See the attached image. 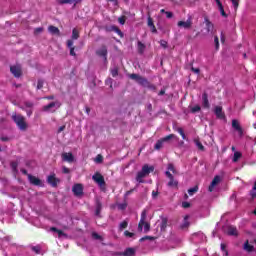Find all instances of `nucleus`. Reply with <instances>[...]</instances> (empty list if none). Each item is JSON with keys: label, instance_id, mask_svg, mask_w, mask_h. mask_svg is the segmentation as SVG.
<instances>
[{"label": "nucleus", "instance_id": "1", "mask_svg": "<svg viewBox=\"0 0 256 256\" xmlns=\"http://www.w3.org/2000/svg\"><path fill=\"white\" fill-rule=\"evenodd\" d=\"M155 171V168L153 166H149V165H144L142 167V170L140 172L137 173L136 176V181L138 183H145V177H147L149 175V173Z\"/></svg>", "mask_w": 256, "mask_h": 256}, {"label": "nucleus", "instance_id": "2", "mask_svg": "<svg viewBox=\"0 0 256 256\" xmlns=\"http://www.w3.org/2000/svg\"><path fill=\"white\" fill-rule=\"evenodd\" d=\"M147 219V210H144L141 213L140 222L138 224V231H143L144 227V233H148L149 229H151V225L145 221Z\"/></svg>", "mask_w": 256, "mask_h": 256}, {"label": "nucleus", "instance_id": "3", "mask_svg": "<svg viewBox=\"0 0 256 256\" xmlns=\"http://www.w3.org/2000/svg\"><path fill=\"white\" fill-rule=\"evenodd\" d=\"M12 119L16 123L17 127H19L20 131H25V129H27V123L25 122V117H23L20 114H13Z\"/></svg>", "mask_w": 256, "mask_h": 256}, {"label": "nucleus", "instance_id": "4", "mask_svg": "<svg viewBox=\"0 0 256 256\" xmlns=\"http://www.w3.org/2000/svg\"><path fill=\"white\" fill-rule=\"evenodd\" d=\"M61 107V102L54 101L42 107L44 113H55Z\"/></svg>", "mask_w": 256, "mask_h": 256}, {"label": "nucleus", "instance_id": "5", "mask_svg": "<svg viewBox=\"0 0 256 256\" xmlns=\"http://www.w3.org/2000/svg\"><path fill=\"white\" fill-rule=\"evenodd\" d=\"M171 139H175L174 134H170V135L158 140L155 144V149L157 151H159V149H161V147H163V143H167V141H171Z\"/></svg>", "mask_w": 256, "mask_h": 256}, {"label": "nucleus", "instance_id": "6", "mask_svg": "<svg viewBox=\"0 0 256 256\" xmlns=\"http://www.w3.org/2000/svg\"><path fill=\"white\" fill-rule=\"evenodd\" d=\"M93 181H95V183H97V185H99V187H104L105 185V178L103 177V175H101V173L97 172L92 176Z\"/></svg>", "mask_w": 256, "mask_h": 256}, {"label": "nucleus", "instance_id": "7", "mask_svg": "<svg viewBox=\"0 0 256 256\" xmlns=\"http://www.w3.org/2000/svg\"><path fill=\"white\" fill-rule=\"evenodd\" d=\"M224 231L227 235H230L232 237H237L239 235V232L237 231V227L228 225L224 228Z\"/></svg>", "mask_w": 256, "mask_h": 256}, {"label": "nucleus", "instance_id": "8", "mask_svg": "<svg viewBox=\"0 0 256 256\" xmlns=\"http://www.w3.org/2000/svg\"><path fill=\"white\" fill-rule=\"evenodd\" d=\"M138 84L142 85V87H147L148 89L155 91V85L149 83V81L146 78H143L142 76H140V78L138 79Z\"/></svg>", "mask_w": 256, "mask_h": 256}, {"label": "nucleus", "instance_id": "9", "mask_svg": "<svg viewBox=\"0 0 256 256\" xmlns=\"http://www.w3.org/2000/svg\"><path fill=\"white\" fill-rule=\"evenodd\" d=\"M61 157L62 161L66 163H73L75 161V156H73V153L71 152H63Z\"/></svg>", "mask_w": 256, "mask_h": 256}, {"label": "nucleus", "instance_id": "10", "mask_svg": "<svg viewBox=\"0 0 256 256\" xmlns=\"http://www.w3.org/2000/svg\"><path fill=\"white\" fill-rule=\"evenodd\" d=\"M178 27H181L182 29H191V27H193V19L188 18L186 21H179Z\"/></svg>", "mask_w": 256, "mask_h": 256}, {"label": "nucleus", "instance_id": "11", "mask_svg": "<svg viewBox=\"0 0 256 256\" xmlns=\"http://www.w3.org/2000/svg\"><path fill=\"white\" fill-rule=\"evenodd\" d=\"M219 183H221V176H215L208 188V191L213 193V191H215V187H217Z\"/></svg>", "mask_w": 256, "mask_h": 256}, {"label": "nucleus", "instance_id": "12", "mask_svg": "<svg viewBox=\"0 0 256 256\" xmlns=\"http://www.w3.org/2000/svg\"><path fill=\"white\" fill-rule=\"evenodd\" d=\"M72 191L76 197L83 195V184H74Z\"/></svg>", "mask_w": 256, "mask_h": 256}, {"label": "nucleus", "instance_id": "13", "mask_svg": "<svg viewBox=\"0 0 256 256\" xmlns=\"http://www.w3.org/2000/svg\"><path fill=\"white\" fill-rule=\"evenodd\" d=\"M28 179L32 185H36V187H43V182L41 181V179L31 174H28Z\"/></svg>", "mask_w": 256, "mask_h": 256}, {"label": "nucleus", "instance_id": "14", "mask_svg": "<svg viewBox=\"0 0 256 256\" xmlns=\"http://www.w3.org/2000/svg\"><path fill=\"white\" fill-rule=\"evenodd\" d=\"M10 71L12 73V75H14V77H21V65L16 64L10 67Z\"/></svg>", "mask_w": 256, "mask_h": 256}, {"label": "nucleus", "instance_id": "15", "mask_svg": "<svg viewBox=\"0 0 256 256\" xmlns=\"http://www.w3.org/2000/svg\"><path fill=\"white\" fill-rule=\"evenodd\" d=\"M232 127L234 130L237 131L239 137H243V128H241V124H239V121L232 120Z\"/></svg>", "mask_w": 256, "mask_h": 256}, {"label": "nucleus", "instance_id": "16", "mask_svg": "<svg viewBox=\"0 0 256 256\" xmlns=\"http://www.w3.org/2000/svg\"><path fill=\"white\" fill-rule=\"evenodd\" d=\"M22 109H25L28 117H31L33 115V102H25L24 106H22Z\"/></svg>", "mask_w": 256, "mask_h": 256}, {"label": "nucleus", "instance_id": "17", "mask_svg": "<svg viewBox=\"0 0 256 256\" xmlns=\"http://www.w3.org/2000/svg\"><path fill=\"white\" fill-rule=\"evenodd\" d=\"M96 55L103 57L104 61H107V46H101L97 51Z\"/></svg>", "mask_w": 256, "mask_h": 256}, {"label": "nucleus", "instance_id": "18", "mask_svg": "<svg viewBox=\"0 0 256 256\" xmlns=\"http://www.w3.org/2000/svg\"><path fill=\"white\" fill-rule=\"evenodd\" d=\"M214 113H215L217 119H225V113H223V107L216 106L214 108Z\"/></svg>", "mask_w": 256, "mask_h": 256}, {"label": "nucleus", "instance_id": "19", "mask_svg": "<svg viewBox=\"0 0 256 256\" xmlns=\"http://www.w3.org/2000/svg\"><path fill=\"white\" fill-rule=\"evenodd\" d=\"M47 181L52 187H57L59 183V179L55 178V174L48 176Z\"/></svg>", "mask_w": 256, "mask_h": 256}, {"label": "nucleus", "instance_id": "20", "mask_svg": "<svg viewBox=\"0 0 256 256\" xmlns=\"http://www.w3.org/2000/svg\"><path fill=\"white\" fill-rule=\"evenodd\" d=\"M58 3L61 5H77V3H81V0H58Z\"/></svg>", "mask_w": 256, "mask_h": 256}, {"label": "nucleus", "instance_id": "21", "mask_svg": "<svg viewBox=\"0 0 256 256\" xmlns=\"http://www.w3.org/2000/svg\"><path fill=\"white\" fill-rule=\"evenodd\" d=\"M202 105L205 109H209V107H210L209 98L207 97V93H204L202 95Z\"/></svg>", "mask_w": 256, "mask_h": 256}, {"label": "nucleus", "instance_id": "22", "mask_svg": "<svg viewBox=\"0 0 256 256\" xmlns=\"http://www.w3.org/2000/svg\"><path fill=\"white\" fill-rule=\"evenodd\" d=\"M216 5H218V9L222 15V17H227V14L225 13V9H223V4L221 3V0H215Z\"/></svg>", "mask_w": 256, "mask_h": 256}, {"label": "nucleus", "instance_id": "23", "mask_svg": "<svg viewBox=\"0 0 256 256\" xmlns=\"http://www.w3.org/2000/svg\"><path fill=\"white\" fill-rule=\"evenodd\" d=\"M205 24H206V31L207 33H213V23H211V21H209V19H205Z\"/></svg>", "mask_w": 256, "mask_h": 256}, {"label": "nucleus", "instance_id": "24", "mask_svg": "<svg viewBox=\"0 0 256 256\" xmlns=\"http://www.w3.org/2000/svg\"><path fill=\"white\" fill-rule=\"evenodd\" d=\"M244 251H247L248 253H251L255 249L253 245L249 244V241H246L243 246Z\"/></svg>", "mask_w": 256, "mask_h": 256}, {"label": "nucleus", "instance_id": "25", "mask_svg": "<svg viewBox=\"0 0 256 256\" xmlns=\"http://www.w3.org/2000/svg\"><path fill=\"white\" fill-rule=\"evenodd\" d=\"M180 227H181V229H187V227H189V215H186L184 217V220Z\"/></svg>", "mask_w": 256, "mask_h": 256}, {"label": "nucleus", "instance_id": "26", "mask_svg": "<svg viewBox=\"0 0 256 256\" xmlns=\"http://www.w3.org/2000/svg\"><path fill=\"white\" fill-rule=\"evenodd\" d=\"M48 31L51 33V35H59V28L55 26H49Z\"/></svg>", "mask_w": 256, "mask_h": 256}, {"label": "nucleus", "instance_id": "27", "mask_svg": "<svg viewBox=\"0 0 256 256\" xmlns=\"http://www.w3.org/2000/svg\"><path fill=\"white\" fill-rule=\"evenodd\" d=\"M128 225H129V221L124 220L119 225V231H123V229H127Z\"/></svg>", "mask_w": 256, "mask_h": 256}, {"label": "nucleus", "instance_id": "28", "mask_svg": "<svg viewBox=\"0 0 256 256\" xmlns=\"http://www.w3.org/2000/svg\"><path fill=\"white\" fill-rule=\"evenodd\" d=\"M169 182H168V187H177V185L179 184L177 182V180H175L173 177L172 178H169Z\"/></svg>", "mask_w": 256, "mask_h": 256}, {"label": "nucleus", "instance_id": "29", "mask_svg": "<svg viewBox=\"0 0 256 256\" xmlns=\"http://www.w3.org/2000/svg\"><path fill=\"white\" fill-rule=\"evenodd\" d=\"M240 157H242L241 152H234V156H233V163H237V161H239Z\"/></svg>", "mask_w": 256, "mask_h": 256}, {"label": "nucleus", "instance_id": "30", "mask_svg": "<svg viewBox=\"0 0 256 256\" xmlns=\"http://www.w3.org/2000/svg\"><path fill=\"white\" fill-rule=\"evenodd\" d=\"M138 52L143 54L145 52V44H143L142 42H138Z\"/></svg>", "mask_w": 256, "mask_h": 256}, {"label": "nucleus", "instance_id": "31", "mask_svg": "<svg viewBox=\"0 0 256 256\" xmlns=\"http://www.w3.org/2000/svg\"><path fill=\"white\" fill-rule=\"evenodd\" d=\"M197 191H199V187H197V186L190 188L188 190V195H195V193H197Z\"/></svg>", "mask_w": 256, "mask_h": 256}, {"label": "nucleus", "instance_id": "32", "mask_svg": "<svg viewBox=\"0 0 256 256\" xmlns=\"http://www.w3.org/2000/svg\"><path fill=\"white\" fill-rule=\"evenodd\" d=\"M51 231L58 233V237H65V233H63V231H61V230H57V228H55V227L51 228Z\"/></svg>", "mask_w": 256, "mask_h": 256}, {"label": "nucleus", "instance_id": "33", "mask_svg": "<svg viewBox=\"0 0 256 256\" xmlns=\"http://www.w3.org/2000/svg\"><path fill=\"white\" fill-rule=\"evenodd\" d=\"M125 255H126V256L135 255V250H134L133 248H128V249H126V251H125Z\"/></svg>", "mask_w": 256, "mask_h": 256}, {"label": "nucleus", "instance_id": "34", "mask_svg": "<svg viewBox=\"0 0 256 256\" xmlns=\"http://www.w3.org/2000/svg\"><path fill=\"white\" fill-rule=\"evenodd\" d=\"M177 132L179 133V135H181L182 139L187 140V136L185 135V132L183 131V128H178Z\"/></svg>", "mask_w": 256, "mask_h": 256}, {"label": "nucleus", "instance_id": "35", "mask_svg": "<svg viewBox=\"0 0 256 256\" xmlns=\"http://www.w3.org/2000/svg\"><path fill=\"white\" fill-rule=\"evenodd\" d=\"M129 77L133 80L136 81L138 83L139 79L141 76H139V74H130Z\"/></svg>", "mask_w": 256, "mask_h": 256}, {"label": "nucleus", "instance_id": "36", "mask_svg": "<svg viewBox=\"0 0 256 256\" xmlns=\"http://www.w3.org/2000/svg\"><path fill=\"white\" fill-rule=\"evenodd\" d=\"M101 214V203H97V205H96V212H95V215L97 216V217H99V215Z\"/></svg>", "mask_w": 256, "mask_h": 256}, {"label": "nucleus", "instance_id": "37", "mask_svg": "<svg viewBox=\"0 0 256 256\" xmlns=\"http://www.w3.org/2000/svg\"><path fill=\"white\" fill-rule=\"evenodd\" d=\"M111 75L112 77H117V75H119V70L117 69V67L111 69Z\"/></svg>", "mask_w": 256, "mask_h": 256}, {"label": "nucleus", "instance_id": "38", "mask_svg": "<svg viewBox=\"0 0 256 256\" xmlns=\"http://www.w3.org/2000/svg\"><path fill=\"white\" fill-rule=\"evenodd\" d=\"M195 145L196 147H198V149H200V151H203V149H205V147L199 140H195Z\"/></svg>", "mask_w": 256, "mask_h": 256}, {"label": "nucleus", "instance_id": "39", "mask_svg": "<svg viewBox=\"0 0 256 256\" xmlns=\"http://www.w3.org/2000/svg\"><path fill=\"white\" fill-rule=\"evenodd\" d=\"M72 39H79V32L75 28L72 31Z\"/></svg>", "mask_w": 256, "mask_h": 256}, {"label": "nucleus", "instance_id": "40", "mask_svg": "<svg viewBox=\"0 0 256 256\" xmlns=\"http://www.w3.org/2000/svg\"><path fill=\"white\" fill-rule=\"evenodd\" d=\"M191 111H192V113H199V111H201V106L196 105L191 108Z\"/></svg>", "mask_w": 256, "mask_h": 256}, {"label": "nucleus", "instance_id": "41", "mask_svg": "<svg viewBox=\"0 0 256 256\" xmlns=\"http://www.w3.org/2000/svg\"><path fill=\"white\" fill-rule=\"evenodd\" d=\"M221 251L223 252V256L229 255V252H227L225 244H221Z\"/></svg>", "mask_w": 256, "mask_h": 256}, {"label": "nucleus", "instance_id": "42", "mask_svg": "<svg viewBox=\"0 0 256 256\" xmlns=\"http://www.w3.org/2000/svg\"><path fill=\"white\" fill-rule=\"evenodd\" d=\"M168 171H171L174 174L177 173V170L173 164H168Z\"/></svg>", "mask_w": 256, "mask_h": 256}, {"label": "nucleus", "instance_id": "43", "mask_svg": "<svg viewBox=\"0 0 256 256\" xmlns=\"http://www.w3.org/2000/svg\"><path fill=\"white\" fill-rule=\"evenodd\" d=\"M230 1L233 4L235 11H237V8L239 7V0H230Z\"/></svg>", "mask_w": 256, "mask_h": 256}, {"label": "nucleus", "instance_id": "44", "mask_svg": "<svg viewBox=\"0 0 256 256\" xmlns=\"http://www.w3.org/2000/svg\"><path fill=\"white\" fill-rule=\"evenodd\" d=\"M251 196H252V199H255L256 198V182L253 186V189L251 191Z\"/></svg>", "mask_w": 256, "mask_h": 256}, {"label": "nucleus", "instance_id": "45", "mask_svg": "<svg viewBox=\"0 0 256 256\" xmlns=\"http://www.w3.org/2000/svg\"><path fill=\"white\" fill-rule=\"evenodd\" d=\"M17 167H18L17 162H11V168L14 171V173H17Z\"/></svg>", "mask_w": 256, "mask_h": 256}, {"label": "nucleus", "instance_id": "46", "mask_svg": "<svg viewBox=\"0 0 256 256\" xmlns=\"http://www.w3.org/2000/svg\"><path fill=\"white\" fill-rule=\"evenodd\" d=\"M214 43H215V49L219 50V37L217 36L214 37Z\"/></svg>", "mask_w": 256, "mask_h": 256}, {"label": "nucleus", "instance_id": "47", "mask_svg": "<svg viewBox=\"0 0 256 256\" xmlns=\"http://www.w3.org/2000/svg\"><path fill=\"white\" fill-rule=\"evenodd\" d=\"M147 25H148V27H153V25H155L153 23V18H151V16H149L147 19Z\"/></svg>", "mask_w": 256, "mask_h": 256}, {"label": "nucleus", "instance_id": "48", "mask_svg": "<svg viewBox=\"0 0 256 256\" xmlns=\"http://www.w3.org/2000/svg\"><path fill=\"white\" fill-rule=\"evenodd\" d=\"M124 235H125V237H128V238L135 237V233L129 232V231H125V232H124Z\"/></svg>", "mask_w": 256, "mask_h": 256}, {"label": "nucleus", "instance_id": "49", "mask_svg": "<svg viewBox=\"0 0 256 256\" xmlns=\"http://www.w3.org/2000/svg\"><path fill=\"white\" fill-rule=\"evenodd\" d=\"M95 163H103V156L97 155L95 158Z\"/></svg>", "mask_w": 256, "mask_h": 256}, {"label": "nucleus", "instance_id": "50", "mask_svg": "<svg viewBox=\"0 0 256 256\" xmlns=\"http://www.w3.org/2000/svg\"><path fill=\"white\" fill-rule=\"evenodd\" d=\"M44 81L43 80H38V84H37V89H43V85H44Z\"/></svg>", "mask_w": 256, "mask_h": 256}, {"label": "nucleus", "instance_id": "51", "mask_svg": "<svg viewBox=\"0 0 256 256\" xmlns=\"http://www.w3.org/2000/svg\"><path fill=\"white\" fill-rule=\"evenodd\" d=\"M113 30L115 31V33H117L118 35H120V37H123V32H121L119 28H117V27L114 26V27H113Z\"/></svg>", "mask_w": 256, "mask_h": 256}, {"label": "nucleus", "instance_id": "52", "mask_svg": "<svg viewBox=\"0 0 256 256\" xmlns=\"http://www.w3.org/2000/svg\"><path fill=\"white\" fill-rule=\"evenodd\" d=\"M118 23H120V25H125V16L118 18Z\"/></svg>", "mask_w": 256, "mask_h": 256}, {"label": "nucleus", "instance_id": "53", "mask_svg": "<svg viewBox=\"0 0 256 256\" xmlns=\"http://www.w3.org/2000/svg\"><path fill=\"white\" fill-rule=\"evenodd\" d=\"M62 173H65L67 175V174L71 173V170H69V168L63 166L62 167Z\"/></svg>", "mask_w": 256, "mask_h": 256}, {"label": "nucleus", "instance_id": "54", "mask_svg": "<svg viewBox=\"0 0 256 256\" xmlns=\"http://www.w3.org/2000/svg\"><path fill=\"white\" fill-rule=\"evenodd\" d=\"M182 207L184 209H189V207H191V204L189 202H182Z\"/></svg>", "mask_w": 256, "mask_h": 256}, {"label": "nucleus", "instance_id": "55", "mask_svg": "<svg viewBox=\"0 0 256 256\" xmlns=\"http://www.w3.org/2000/svg\"><path fill=\"white\" fill-rule=\"evenodd\" d=\"M32 251H35L37 254L41 253V248L39 246L32 247Z\"/></svg>", "mask_w": 256, "mask_h": 256}, {"label": "nucleus", "instance_id": "56", "mask_svg": "<svg viewBox=\"0 0 256 256\" xmlns=\"http://www.w3.org/2000/svg\"><path fill=\"white\" fill-rule=\"evenodd\" d=\"M67 47H68L69 49H73V40H68V41H67Z\"/></svg>", "mask_w": 256, "mask_h": 256}, {"label": "nucleus", "instance_id": "57", "mask_svg": "<svg viewBox=\"0 0 256 256\" xmlns=\"http://www.w3.org/2000/svg\"><path fill=\"white\" fill-rule=\"evenodd\" d=\"M106 85H110V87H113V79L108 78V79L106 80Z\"/></svg>", "mask_w": 256, "mask_h": 256}, {"label": "nucleus", "instance_id": "58", "mask_svg": "<svg viewBox=\"0 0 256 256\" xmlns=\"http://www.w3.org/2000/svg\"><path fill=\"white\" fill-rule=\"evenodd\" d=\"M194 237H200L202 238V241H205V235L203 233L195 234Z\"/></svg>", "mask_w": 256, "mask_h": 256}, {"label": "nucleus", "instance_id": "59", "mask_svg": "<svg viewBox=\"0 0 256 256\" xmlns=\"http://www.w3.org/2000/svg\"><path fill=\"white\" fill-rule=\"evenodd\" d=\"M151 33H157V28L155 27V24L149 27Z\"/></svg>", "mask_w": 256, "mask_h": 256}, {"label": "nucleus", "instance_id": "60", "mask_svg": "<svg viewBox=\"0 0 256 256\" xmlns=\"http://www.w3.org/2000/svg\"><path fill=\"white\" fill-rule=\"evenodd\" d=\"M92 237L93 239H97V240L101 239V236H99V234H97L96 232L92 233Z\"/></svg>", "mask_w": 256, "mask_h": 256}, {"label": "nucleus", "instance_id": "61", "mask_svg": "<svg viewBox=\"0 0 256 256\" xmlns=\"http://www.w3.org/2000/svg\"><path fill=\"white\" fill-rule=\"evenodd\" d=\"M165 15H166L167 19H171V17H173L172 12H165Z\"/></svg>", "mask_w": 256, "mask_h": 256}, {"label": "nucleus", "instance_id": "62", "mask_svg": "<svg viewBox=\"0 0 256 256\" xmlns=\"http://www.w3.org/2000/svg\"><path fill=\"white\" fill-rule=\"evenodd\" d=\"M157 195H159V193L157 191H152V198L153 199H157Z\"/></svg>", "mask_w": 256, "mask_h": 256}, {"label": "nucleus", "instance_id": "63", "mask_svg": "<svg viewBox=\"0 0 256 256\" xmlns=\"http://www.w3.org/2000/svg\"><path fill=\"white\" fill-rule=\"evenodd\" d=\"M166 176L168 177V179H172V177H173V174H171V172H169V171H166Z\"/></svg>", "mask_w": 256, "mask_h": 256}, {"label": "nucleus", "instance_id": "64", "mask_svg": "<svg viewBox=\"0 0 256 256\" xmlns=\"http://www.w3.org/2000/svg\"><path fill=\"white\" fill-rule=\"evenodd\" d=\"M62 131H65V125L60 126V127L58 128V133H62Z\"/></svg>", "mask_w": 256, "mask_h": 256}]
</instances>
